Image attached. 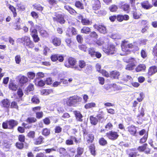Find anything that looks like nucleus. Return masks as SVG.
Returning <instances> with one entry per match:
<instances>
[{
    "instance_id": "nucleus-1",
    "label": "nucleus",
    "mask_w": 157,
    "mask_h": 157,
    "mask_svg": "<svg viewBox=\"0 0 157 157\" xmlns=\"http://www.w3.org/2000/svg\"><path fill=\"white\" fill-rule=\"evenodd\" d=\"M18 41L25 47L32 49L35 46V44L31 40L30 37L28 36H24L18 39Z\"/></svg>"
},
{
    "instance_id": "nucleus-2",
    "label": "nucleus",
    "mask_w": 157,
    "mask_h": 157,
    "mask_svg": "<svg viewBox=\"0 0 157 157\" xmlns=\"http://www.w3.org/2000/svg\"><path fill=\"white\" fill-rule=\"evenodd\" d=\"M82 101L81 97L77 95H74L65 99L64 102L68 106H74L77 102H80Z\"/></svg>"
},
{
    "instance_id": "nucleus-3",
    "label": "nucleus",
    "mask_w": 157,
    "mask_h": 157,
    "mask_svg": "<svg viewBox=\"0 0 157 157\" xmlns=\"http://www.w3.org/2000/svg\"><path fill=\"white\" fill-rule=\"evenodd\" d=\"M125 62L128 63L126 66L125 69L126 70L132 71L133 70L134 67L136 66L137 61L135 58L130 57L128 59H125Z\"/></svg>"
},
{
    "instance_id": "nucleus-4",
    "label": "nucleus",
    "mask_w": 157,
    "mask_h": 157,
    "mask_svg": "<svg viewBox=\"0 0 157 157\" xmlns=\"http://www.w3.org/2000/svg\"><path fill=\"white\" fill-rule=\"evenodd\" d=\"M91 6L92 10L94 11L95 13L98 15L102 13V11L98 10L101 7V4L99 0H93Z\"/></svg>"
},
{
    "instance_id": "nucleus-5",
    "label": "nucleus",
    "mask_w": 157,
    "mask_h": 157,
    "mask_svg": "<svg viewBox=\"0 0 157 157\" xmlns=\"http://www.w3.org/2000/svg\"><path fill=\"white\" fill-rule=\"evenodd\" d=\"M129 41L126 40H124L121 41V47L122 51L125 53L130 52V51L129 48H132L133 45L132 43H129Z\"/></svg>"
},
{
    "instance_id": "nucleus-6",
    "label": "nucleus",
    "mask_w": 157,
    "mask_h": 157,
    "mask_svg": "<svg viewBox=\"0 0 157 157\" xmlns=\"http://www.w3.org/2000/svg\"><path fill=\"white\" fill-rule=\"evenodd\" d=\"M88 54L91 57H96L99 59L102 56L101 53L98 51H96V49L94 47H90L88 49Z\"/></svg>"
},
{
    "instance_id": "nucleus-7",
    "label": "nucleus",
    "mask_w": 157,
    "mask_h": 157,
    "mask_svg": "<svg viewBox=\"0 0 157 157\" xmlns=\"http://www.w3.org/2000/svg\"><path fill=\"white\" fill-rule=\"evenodd\" d=\"M41 107L40 106H37L32 108V110L35 113L36 118V119H40L42 118L44 116V113L43 111H38L40 110Z\"/></svg>"
},
{
    "instance_id": "nucleus-8",
    "label": "nucleus",
    "mask_w": 157,
    "mask_h": 157,
    "mask_svg": "<svg viewBox=\"0 0 157 157\" xmlns=\"http://www.w3.org/2000/svg\"><path fill=\"white\" fill-rule=\"evenodd\" d=\"M105 135L109 139L113 141L117 139L119 137L118 133L113 130L107 132Z\"/></svg>"
},
{
    "instance_id": "nucleus-9",
    "label": "nucleus",
    "mask_w": 157,
    "mask_h": 157,
    "mask_svg": "<svg viewBox=\"0 0 157 157\" xmlns=\"http://www.w3.org/2000/svg\"><path fill=\"white\" fill-rule=\"evenodd\" d=\"M93 27L101 33L104 34L107 33L106 27L102 24H94L93 25Z\"/></svg>"
},
{
    "instance_id": "nucleus-10",
    "label": "nucleus",
    "mask_w": 157,
    "mask_h": 157,
    "mask_svg": "<svg viewBox=\"0 0 157 157\" xmlns=\"http://www.w3.org/2000/svg\"><path fill=\"white\" fill-rule=\"evenodd\" d=\"M64 56L63 55L58 54L51 55L50 59L53 62L58 61L59 62H63L64 60Z\"/></svg>"
},
{
    "instance_id": "nucleus-11",
    "label": "nucleus",
    "mask_w": 157,
    "mask_h": 157,
    "mask_svg": "<svg viewBox=\"0 0 157 157\" xmlns=\"http://www.w3.org/2000/svg\"><path fill=\"white\" fill-rule=\"evenodd\" d=\"M76 60L72 57H69L65 61L64 65L68 68L75 66L76 63Z\"/></svg>"
},
{
    "instance_id": "nucleus-12",
    "label": "nucleus",
    "mask_w": 157,
    "mask_h": 157,
    "mask_svg": "<svg viewBox=\"0 0 157 157\" xmlns=\"http://www.w3.org/2000/svg\"><path fill=\"white\" fill-rule=\"evenodd\" d=\"M64 14H56L55 15V17H53V20L54 21H56L60 24H64L65 22L64 18Z\"/></svg>"
},
{
    "instance_id": "nucleus-13",
    "label": "nucleus",
    "mask_w": 157,
    "mask_h": 157,
    "mask_svg": "<svg viewBox=\"0 0 157 157\" xmlns=\"http://www.w3.org/2000/svg\"><path fill=\"white\" fill-rule=\"evenodd\" d=\"M60 157H73L74 155H71L69 154L67 150L63 147H59L58 150Z\"/></svg>"
},
{
    "instance_id": "nucleus-14",
    "label": "nucleus",
    "mask_w": 157,
    "mask_h": 157,
    "mask_svg": "<svg viewBox=\"0 0 157 157\" xmlns=\"http://www.w3.org/2000/svg\"><path fill=\"white\" fill-rule=\"evenodd\" d=\"M77 34L76 29L73 27H69L67 29L66 35L70 37L73 36H75Z\"/></svg>"
},
{
    "instance_id": "nucleus-15",
    "label": "nucleus",
    "mask_w": 157,
    "mask_h": 157,
    "mask_svg": "<svg viewBox=\"0 0 157 157\" xmlns=\"http://www.w3.org/2000/svg\"><path fill=\"white\" fill-rule=\"evenodd\" d=\"M103 50L105 53L108 54H113L116 52L115 45L113 44H110L107 48H103Z\"/></svg>"
},
{
    "instance_id": "nucleus-16",
    "label": "nucleus",
    "mask_w": 157,
    "mask_h": 157,
    "mask_svg": "<svg viewBox=\"0 0 157 157\" xmlns=\"http://www.w3.org/2000/svg\"><path fill=\"white\" fill-rule=\"evenodd\" d=\"M109 78L112 79H119L121 73L118 71L114 70L109 72Z\"/></svg>"
},
{
    "instance_id": "nucleus-17",
    "label": "nucleus",
    "mask_w": 157,
    "mask_h": 157,
    "mask_svg": "<svg viewBox=\"0 0 157 157\" xmlns=\"http://www.w3.org/2000/svg\"><path fill=\"white\" fill-rule=\"evenodd\" d=\"M86 63L83 60H80L78 61V65L74 67L75 70L81 71L82 69L85 68L86 66Z\"/></svg>"
},
{
    "instance_id": "nucleus-18",
    "label": "nucleus",
    "mask_w": 157,
    "mask_h": 157,
    "mask_svg": "<svg viewBox=\"0 0 157 157\" xmlns=\"http://www.w3.org/2000/svg\"><path fill=\"white\" fill-rule=\"evenodd\" d=\"M18 78L19 83L21 86H23L28 82V78L25 76L20 75Z\"/></svg>"
},
{
    "instance_id": "nucleus-19",
    "label": "nucleus",
    "mask_w": 157,
    "mask_h": 157,
    "mask_svg": "<svg viewBox=\"0 0 157 157\" xmlns=\"http://www.w3.org/2000/svg\"><path fill=\"white\" fill-rule=\"evenodd\" d=\"M140 5L142 8L146 10L150 9L153 7V5L147 0L141 2Z\"/></svg>"
},
{
    "instance_id": "nucleus-20",
    "label": "nucleus",
    "mask_w": 157,
    "mask_h": 157,
    "mask_svg": "<svg viewBox=\"0 0 157 157\" xmlns=\"http://www.w3.org/2000/svg\"><path fill=\"white\" fill-rule=\"evenodd\" d=\"M131 14L132 18L134 19H140L142 16V14L137 11V9L135 8L131 11Z\"/></svg>"
},
{
    "instance_id": "nucleus-21",
    "label": "nucleus",
    "mask_w": 157,
    "mask_h": 157,
    "mask_svg": "<svg viewBox=\"0 0 157 157\" xmlns=\"http://www.w3.org/2000/svg\"><path fill=\"white\" fill-rule=\"evenodd\" d=\"M51 43L55 47H58L61 45V40L59 38L54 36L52 38Z\"/></svg>"
},
{
    "instance_id": "nucleus-22",
    "label": "nucleus",
    "mask_w": 157,
    "mask_h": 157,
    "mask_svg": "<svg viewBox=\"0 0 157 157\" xmlns=\"http://www.w3.org/2000/svg\"><path fill=\"white\" fill-rule=\"evenodd\" d=\"M129 19V17L127 14H118L117 15V20L119 22H121L124 20L128 21Z\"/></svg>"
},
{
    "instance_id": "nucleus-23",
    "label": "nucleus",
    "mask_w": 157,
    "mask_h": 157,
    "mask_svg": "<svg viewBox=\"0 0 157 157\" xmlns=\"http://www.w3.org/2000/svg\"><path fill=\"white\" fill-rule=\"evenodd\" d=\"M157 72V67L155 65L150 67L147 73L149 76H151L153 75Z\"/></svg>"
},
{
    "instance_id": "nucleus-24",
    "label": "nucleus",
    "mask_w": 157,
    "mask_h": 157,
    "mask_svg": "<svg viewBox=\"0 0 157 157\" xmlns=\"http://www.w3.org/2000/svg\"><path fill=\"white\" fill-rule=\"evenodd\" d=\"M136 148H133L127 150L126 151L128 157H136L137 152Z\"/></svg>"
},
{
    "instance_id": "nucleus-25",
    "label": "nucleus",
    "mask_w": 157,
    "mask_h": 157,
    "mask_svg": "<svg viewBox=\"0 0 157 157\" xmlns=\"http://www.w3.org/2000/svg\"><path fill=\"white\" fill-rule=\"evenodd\" d=\"M73 113L75 115L76 120L78 122H82L83 121L82 118L83 116L80 112L79 111L75 110L73 111Z\"/></svg>"
},
{
    "instance_id": "nucleus-26",
    "label": "nucleus",
    "mask_w": 157,
    "mask_h": 157,
    "mask_svg": "<svg viewBox=\"0 0 157 157\" xmlns=\"http://www.w3.org/2000/svg\"><path fill=\"white\" fill-rule=\"evenodd\" d=\"M44 139L43 136L40 135L33 140L34 144L36 145L41 144L44 142Z\"/></svg>"
},
{
    "instance_id": "nucleus-27",
    "label": "nucleus",
    "mask_w": 157,
    "mask_h": 157,
    "mask_svg": "<svg viewBox=\"0 0 157 157\" xmlns=\"http://www.w3.org/2000/svg\"><path fill=\"white\" fill-rule=\"evenodd\" d=\"M85 139L88 144H89L93 143L94 142V136L93 134L89 133L87 134Z\"/></svg>"
},
{
    "instance_id": "nucleus-28",
    "label": "nucleus",
    "mask_w": 157,
    "mask_h": 157,
    "mask_svg": "<svg viewBox=\"0 0 157 157\" xmlns=\"http://www.w3.org/2000/svg\"><path fill=\"white\" fill-rule=\"evenodd\" d=\"M64 8L71 14L75 15L77 14L76 10L69 6L65 5L64 6Z\"/></svg>"
},
{
    "instance_id": "nucleus-29",
    "label": "nucleus",
    "mask_w": 157,
    "mask_h": 157,
    "mask_svg": "<svg viewBox=\"0 0 157 157\" xmlns=\"http://www.w3.org/2000/svg\"><path fill=\"white\" fill-rule=\"evenodd\" d=\"M1 103L3 107L7 108H10V103L8 99L5 98L2 100Z\"/></svg>"
},
{
    "instance_id": "nucleus-30",
    "label": "nucleus",
    "mask_w": 157,
    "mask_h": 157,
    "mask_svg": "<svg viewBox=\"0 0 157 157\" xmlns=\"http://www.w3.org/2000/svg\"><path fill=\"white\" fill-rule=\"evenodd\" d=\"M8 88L12 91H15L17 89V86L13 82L10 81L8 85Z\"/></svg>"
},
{
    "instance_id": "nucleus-31",
    "label": "nucleus",
    "mask_w": 157,
    "mask_h": 157,
    "mask_svg": "<svg viewBox=\"0 0 157 157\" xmlns=\"http://www.w3.org/2000/svg\"><path fill=\"white\" fill-rule=\"evenodd\" d=\"M146 65L144 64L138 65L136 68L135 71L137 72L144 71L146 70Z\"/></svg>"
},
{
    "instance_id": "nucleus-32",
    "label": "nucleus",
    "mask_w": 157,
    "mask_h": 157,
    "mask_svg": "<svg viewBox=\"0 0 157 157\" xmlns=\"http://www.w3.org/2000/svg\"><path fill=\"white\" fill-rule=\"evenodd\" d=\"M9 120L10 130L13 129L18 124V122L15 120L11 119H9Z\"/></svg>"
},
{
    "instance_id": "nucleus-33",
    "label": "nucleus",
    "mask_w": 157,
    "mask_h": 157,
    "mask_svg": "<svg viewBox=\"0 0 157 157\" xmlns=\"http://www.w3.org/2000/svg\"><path fill=\"white\" fill-rule=\"evenodd\" d=\"M9 10L11 11L13 13V17H15L17 15L16 9L13 6L10 4L8 5Z\"/></svg>"
},
{
    "instance_id": "nucleus-34",
    "label": "nucleus",
    "mask_w": 157,
    "mask_h": 157,
    "mask_svg": "<svg viewBox=\"0 0 157 157\" xmlns=\"http://www.w3.org/2000/svg\"><path fill=\"white\" fill-rule=\"evenodd\" d=\"M53 90L51 89H43L40 91L41 94L42 95H47L52 94Z\"/></svg>"
},
{
    "instance_id": "nucleus-35",
    "label": "nucleus",
    "mask_w": 157,
    "mask_h": 157,
    "mask_svg": "<svg viewBox=\"0 0 157 157\" xmlns=\"http://www.w3.org/2000/svg\"><path fill=\"white\" fill-rule=\"evenodd\" d=\"M128 130L130 133L133 135H135L136 133V128L134 126L132 125L128 126Z\"/></svg>"
},
{
    "instance_id": "nucleus-36",
    "label": "nucleus",
    "mask_w": 157,
    "mask_h": 157,
    "mask_svg": "<svg viewBox=\"0 0 157 157\" xmlns=\"http://www.w3.org/2000/svg\"><path fill=\"white\" fill-rule=\"evenodd\" d=\"M89 151L91 154L95 156L96 155V151L95 150V147L94 144H91L89 147Z\"/></svg>"
},
{
    "instance_id": "nucleus-37",
    "label": "nucleus",
    "mask_w": 157,
    "mask_h": 157,
    "mask_svg": "<svg viewBox=\"0 0 157 157\" xmlns=\"http://www.w3.org/2000/svg\"><path fill=\"white\" fill-rule=\"evenodd\" d=\"M10 123L9 120L3 121L2 123V128L4 129H10Z\"/></svg>"
},
{
    "instance_id": "nucleus-38",
    "label": "nucleus",
    "mask_w": 157,
    "mask_h": 157,
    "mask_svg": "<svg viewBox=\"0 0 157 157\" xmlns=\"http://www.w3.org/2000/svg\"><path fill=\"white\" fill-rule=\"evenodd\" d=\"M90 123L94 125H96L98 122V120L97 118L94 116H90Z\"/></svg>"
},
{
    "instance_id": "nucleus-39",
    "label": "nucleus",
    "mask_w": 157,
    "mask_h": 157,
    "mask_svg": "<svg viewBox=\"0 0 157 157\" xmlns=\"http://www.w3.org/2000/svg\"><path fill=\"white\" fill-rule=\"evenodd\" d=\"M75 5L76 7L79 9L83 10L84 8L83 3L79 1H76L75 2Z\"/></svg>"
},
{
    "instance_id": "nucleus-40",
    "label": "nucleus",
    "mask_w": 157,
    "mask_h": 157,
    "mask_svg": "<svg viewBox=\"0 0 157 157\" xmlns=\"http://www.w3.org/2000/svg\"><path fill=\"white\" fill-rule=\"evenodd\" d=\"M65 41L67 46L70 48L74 44V42L72 40L71 38H67L65 39Z\"/></svg>"
},
{
    "instance_id": "nucleus-41",
    "label": "nucleus",
    "mask_w": 157,
    "mask_h": 157,
    "mask_svg": "<svg viewBox=\"0 0 157 157\" xmlns=\"http://www.w3.org/2000/svg\"><path fill=\"white\" fill-rule=\"evenodd\" d=\"M99 144L102 146H105L108 144V142L103 137H101L99 138L98 140Z\"/></svg>"
},
{
    "instance_id": "nucleus-42",
    "label": "nucleus",
    "mask_w": 157,
    "mask_h": 157,
    "mask_svg": "<svg viewBox=\"0 0 157 157\" xmlns=\"http://www.w3.org/2000/svg\"><path fill=\"white\" fill-rule=\"evenodd\" d=\"M91 29L88 27L84 26L81 30V32L82 33L89 34L90 32Z\"/></svg>"
},
{
    "instance_id": "nucleus-43",
    "label": "nucleus",
    "mask_w": 157,
    "mask_h": 157,
    "mask_svg": "<svg viewBox=\"0 0 157 157\" xmlns=\"http://www.w3.org/2000/svg\"><path fill=\"white\" fill-rule=\"evenodd\" d=\"M42 135L45 136H49L50 134V130L47 128H43L41 131Z\"/></svg>"
},
{
    "instance_id": "nucleus-44",
    "label": "nucleus",
    "mask_w": 157,
    "mask_h": 157,
    "mask_svg": "<svg viewBox=\"0 0 157 157\" xmlns=\"http://www.w3.org/2000/svg\"><path fill=\"white\" fill-rule=\"evenodd\" d=\"M33 6L34 9L40 12H42L44 9V7L40 4L35 3Z\"/></svg>"
},
{
    "instance_id": "nucleus-45",
    "label": "nucleus",
    "mask_w": 157,
    "mask_h": 157,
    "mask_svg": "<svg viewBox=\"0 0 157 157\" xmlns=\"http://www.w3.org/2000/svg\"><path fill=\"white\" fill-rule=\"evenodd\" d=\"M44 76V74L42 72H39L36 74V77L34 80V82L35 85L36 84L37 80V79H40L43 78Z\"/></svg>"
},
{
    "instance_id": "nucleus-46",
    "label": "nucleus",
    "mask_w": 157,
    "mask_h": 157,
    "mask_svg": "<svg viewBox=\"0 0 157 157\" xmlns=\"http://www.w3.org/2000/svg\"><path fill=\"white\" fill-rule=\"evenodd\" d=\"M118 9V7L117 5L113 4L110 5L109 8V10L112 12H116Z\"/></svg>"
},
{
    "instance_id": "nucleus-47",
    "label": "nucleus",
    "mask_w": 157,
    "mask_h": 157,
    "mask_svg": "<svg viewBox=\"0 0 157 157\" xmlns=\"http://www.w3.org/2000/svg\"><path fill=\"white\" fill-rule=\"evenodd\" d=\"M81 22L83 25H91L92 23L91 21L86 18H83L81 21Z\"/></svg>"
},
{
    "instance_id": "nucleus-48",
    "label": "nucleus",
    "mask_w": 157,
    "mask_h": 157,
    "mask_svg": "<svg viewBox=\"0 0 157 157\" xmlns=\"http://www.w3.org/2000/svg\"><path fill=\"white\" fill-rule=\"evenodd\" d=\"M16 6L17 8V10L20 11H23L25 9V6L22 2L17 3Z\"/></svg>"
},
{
    "instance_id": "nucleus-49",
    "label": "nucleus",
    "mask_w": 157,
    "mask_h": 157,
    "mask_svg": "<svg viewBox=\"0 0 157 157\" xmlns=\"http://www.w3.org/2000/svg\"><path fill=\"white\" fill-rule=\"evenodd\" d=\"M96 107V104L94 102L86 103L84 105V108L86 109L92 108Z\"/></svg>"
},
{
    "instance_id": "nucleus-50",
    "label": "nucleus",
    "mask_w": 157,
    "mask_h": 157,
    "mask_svg": "<svg viewBox=\"0 0 157 157\" xmlns=\"http://www.w3.org/2000/svg\"><path fill=\"white\" fill-rule=\"evenodd\" d=\"M121 8L124 11H128L130 9V5L127 3H125L124 4L121 5Z\"/></svg>"
},
{
    "instance_id": "nucleus-51",
    "label": "nucleus",
    "mask_w": 157,
    "mask_h": 157,
    "mask_svg": "<svg viewBox=\"0 0 157 157\" xmlns=\"http://www.w3.org/2000/svg\"><path fill=\"white\" fill-rule=\"evenodd\" d=\"M10 104V108L15 109L17 110L18 109L19 106L17 102L15 101H13L11 102Z\"/></svg>"
},
{
    "instance_id": "nucleus-52",
    "label": "nucleus",
    "mask_w": 157,
    "mask_h": 157,
    "mask_svg": "<svg viewBox=\"0 0 157 157\" xmlns=\"http://www.w3.org/2000/svg\"><path fill=\"white\" fill-rule=\"evenodd\" d=\"M15 145L17 148L20 150L22 149L24 147V144L23 143L20 142H16Z\"/></svg>"
},
{
    "instance_id": "nucleus-53",
    "label": "nucleus",
    "mask_w": 157,
    "mask_h": 157,
    "mask_svg": "<svg viewBox=\"0 0 157 157\" xmlns=\"http://www.w3.org/2000/svg\"><path fill=\"white\" fill-rule=\"evenodd\" d=\"M32 102L35 104H38L40 102L39 98L35 95H34L31 98Z\"/></svg>"
},
{
    "instance_id": "nucleus-54",
    "label": "nucleus",
    "mask_w": 157,
    "mask_h": 157,
    "mask_svg": "<svg viewBox=\"0 0 157 157\" xmlns=\"http://www.w3.org/2000/svg\"><path fill=\"white\" fill-rule=\"evenodd\" d=\"M148 137V132H147L144 136L140 139L139 143L141 144L145 143L147 140Z\"/></svg>"
},
{
    "instance_id": "nucleus-55",
    "label": "nucleus",
    "mask_w": 157,
    "mask_h": 157,
    "mask_svg": "<svg viewBox=\"0 0 157 157\" xmlns=\"http://www.w3.org/2000/svg\"><path fill=\"white\" fill-rule=\"evenodd\" d=\"M26 121L29 123H32L36 122L37 120L35 117H28L26 120Z\"/></svg>"
},
{
    "instance_id": "nucleus-56",
    "label": "nucleus",
    "mask_w": 157,
    "mask_h": 157,
    "mask_svg": "<svg viewBox=\"0 0 157 157\" xmlns=\"http://www.w3.org/2000/svg\"><path fill=\"white\" fill-rule=\"evenodd\" d=\"M78 48L81 51L86 52L87 49V47L85 44H81L78 45Z\"/></svg>"
},
{
    "instance_id": "nucleus-57",
    "label": "nucleus",
    "mask_w": 157,
    "mask_h": 157,
    "mask_svg": "<svg viewBox=\"0 0 157 157\" xmlns=\"http://www.w3.org/2000/svg\"><path fill=\"white\" fill-rule=\"evenodd\" d=\"M96 117L98 121H100L102 119H104L105 118V117L103 112L102 111L100 112L96 115Z\"/></svg>"
},
{
    "instance_id": "nucleus-58",
    "label": "nucleus",
    "mask_w": 157,
    "mask_h": 157,
    "mask_svg": "<svg viewBox=\"0 0 157 157\" xmlns=\"http://www.w3.org/2000/svg\"><path fill=\"white\" fill-rule=\"evenodd\" d=\"M152 53L155 57H157V43L153 47Z\"/></svg>"
},
{
    "instance_id": "nucleus-59",
    "label": "nucleus",
    "mask_w": 157,
    "mask_h": 157,
    "mask_svg": "<svg viewBox=\"0 0 157 157\" xmlns=\"http://www.w3.org/2000/svg\"><path fill=\"white\" fill-rule=\"evenodd\" d=\"M105 127L107 130H110L113 129V125L112 123L109 122L105 125Z\"/></svg>"
},
{
    "instance_id": "nucleus-60",
    "label": "nucleus",
    "mask_w": 157,
    "mask_h": 157,
    "mask_svg": "<svg viewBox=\"0 0 157 157\" xmlns=\"http://www.w3.org/2000/svg\"><path fill=\"white\" fill-rule=\"evenodd\" d=\"M102 75L105 77H109V73L106 70L104 69H101V71L100 72Z\"/></svg>"
},
{
    "instance_id": "nucleus-61",
    "label": "nucleus",
    "mask_w": 157,
    "mask_h": 157,
    "mask_svg": "<svg viewBox=\"0 0 157 157\" xmlns=\"http://www.w3.org/2000/svg\"><path fill=\"white\" fill-rule=\"evenodd\" d=\"M35 132L34 131H30L27 134V136L29 138L33 139L35 138Z\"/></svg>"
},
{
    "instance_id": "nucleus-62",
    "label": "nucleus",
    "mask_w": 157,
    "mask_h": 157,
    "mask_svg": "<svg viewBox=\"0 0 157 157\" xmlns=\"http://www.w3.org/2000/svg\"><path fill=\"white\" fill-rule=\"evenodd\" d=\"M140 55L141 57L144 59L146 58L147 56V52L145 50L143 49L141 51Z\"/></svg>"
},
{
    "instance_id": "nucleus-63",
    "label": "nucleus",
    "mask_w": 157,
    "mask_h": 157,
    "mask_svg": "<svg viewBox=\"0 0 157 157\" xmlns=\"http://www.w3.org/2000/svg\"><path fill=\"white\" fill-rule=\"evenodd\" d=\"M40 35L43 37H45L47 36L48 33L47 32L42 29H40L39 31Z\"/></svg>"
},
{
    "instance_id": "nucleus-64",
    "label": "nucleus",
    "mask_w": 157,
    "mask_h": 157,
    "mask_svg": "<svg viewBox=\"0 0 157 157\" xmlns=\"http://www.w3.org/2000/svg\"><path fill=\"white\" fill-rule=\"evenodd\" d=\"M27 75L30 79H33L35 76V74L32 72H29L27 73Z\"/></svg>"
}]
</instances>
